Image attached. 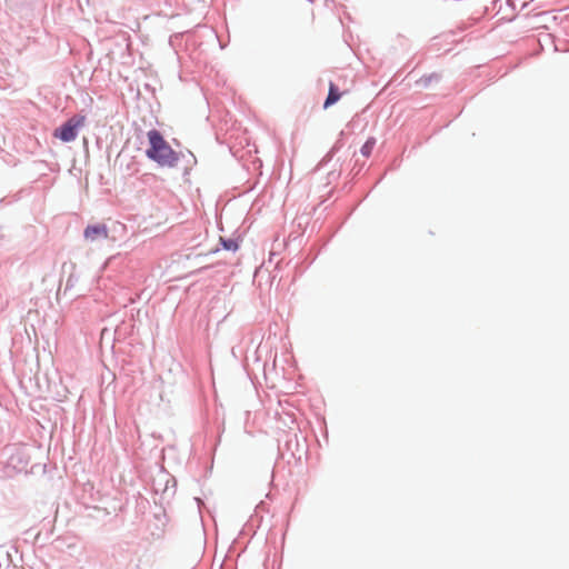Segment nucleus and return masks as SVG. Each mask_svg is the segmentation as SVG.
I'll return each mask as SVG.
<instances>
[{"mask_svg": "<svg viewBox=\"0 0 569 569\" xmlns=\"http://www.w3.org/2000/svg\"><path fill=\"white\" fill-rule=\"evenodd\" d=\"M86 116L76 114L67 120L61 127L53 131V137L63 142L73 141L78 136V130L86 124Z\"/></svg>", "mask_w": 569, "mask_h": 569, "instance_id": "nucleus-2", "label": "nucleus"}, {"mask_svg": "<svg viewBox=\"0 0 569 569\" xmlns=\"http://www.w3.org/2000/svg\"><path fill=\"white\" fill-rule=\"evenodd\" d=\"M148 140L149 148L146 150V154L149 159L162 167H173L177 163V153L158 130H150L148 132Z\"/></svg>", "mask_w": 569, "mask_h": 569, "instance_id": "nucleus-1", "label": "nucleus"}, {"mask_svg": "<svg viewBox=\"0 0 569 569\" xmlns=\"http://www.w3.org/2000/svg\"><path fill=\"white\" fill-rule=\"evenodd\" d=\"M83 236L86 240L94 242L107 239L109 237V230L106 224L88 226L84 229Z\"/></svg>", "mask_w": 569, "mask_h": 569, "instance_id": "nucleus-3", "label": "nucleus"}, {"mask_svg": "<svg viewBox=\"0 0 569 569\" xmlns=\"http://www.w3.org/2000/svg\"><path fill=\"white\" fill-rule=\"evenodd\" d=\"M340 97L341 93L339 92L338 87L335 83L330 82L328 97L325 101L323 107L329 108L330 106L336 103L340 99Z\"/></svg>", "mask_w": 569, "mask_h": 569, "instance_id": "nucleus-4", "label": "nucleus"}, {"mask_svg": "<svg viewBox=\"0 0 569 569\" xmlns=\"http://www.w3.org/2000/svg\"><path fill=\"white\" fill-rule=\"evenodd\" d=\"M373 146L375 140H368L361 148L362 154L368 157L371 153Z\"/></svg>", "mask_w": 569, "mask_h": 569, "instance_id": "nucleus-5", "label": "nucleus"}]
</instances>
